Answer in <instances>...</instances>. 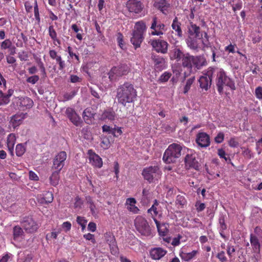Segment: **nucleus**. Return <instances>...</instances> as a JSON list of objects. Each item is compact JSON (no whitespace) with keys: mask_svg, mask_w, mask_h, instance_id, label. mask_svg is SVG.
<instances>
[{"mask_svg":"<svg viewBox=\"0 0 262 262\" xmlns=\"http://www.w3.org/2000/svg\"><path fill=\"white\" fill-rule=\"evenodd\" d=\"M207 75L210 77L215 76V84L218 92L222 94L225 86L231 90H236L234 80L228 75L227 72L222 68L217 67H210L207 70Z\"/></svg>","mask_w":262,"mask_h":262,"instance_id":"f257e3e1","label":"nucleus"},{"mask_svg":"<svg viewBox=\"0 0 262 262\" xmlns=\"http://www.w3.org/2000/svg\"><path fill=\"white\" fill-rule=\"evenodd\" d=\"M137 96V90L129 82L120 84L116 90V98L119 104L126 106L127 103H133Z\"/></svg>","mask_w":262,"mask_h":262,"instance_id":"f03ea898","label":"nucleus"},{"mask_svg":"<svg viewBox=\"0 0 262 262\" xmlns=\"http://www.w3.org/2000/svg\"><path fill=\"white\" fill-rule=\"evenodd\" d=\"M182 149V147L180 144H170L164 153L163 160L167 164L174 163L181 156Z\"/></svg>","mask_w":262,"mask_h":262,"instance_id":"7ed1b4c3","label":"nucleus"},{"mask_svg":"<svg viewBox=\"0 0 262 262\" xmlns=\"http://www.w3.org/2000/svg\"><path fill=\"white\" fill-rule=\"evenodd\" d=\"M162 172L158 166H150L144 168L142 172L144 179L149 183H154L160 179Z\"/></svg>","mask_w":262,"mask_h":262,"instance_id":"20e7f679","label":"nucleus"},{"mask_svg":"<svg viewBox=\"0 0 262 262\" xmlns=\"http://www.w3.org/2000/svg\"><path fill=\"white\" fill-rule=\"evenodd\" d=\"M134 224L136 230L141 235L146 236L150 235V227L145 218L140 215L137 216L134 221Z\"/></svg>","mask_w":262,"mask_h":262,"instance_id":"39448f33","label":"nucleus"},{"mask_svg":"<svg viewBox=\"0 0 262 262\" xmlns=\"http://www.w3.org/2000/svg\"><path fill=\"white\" fill-rule=\"evenodd\" d=\"M150 28L151 30V34L152 35H163L166 30L165 24L162 23L156 15L153 16L151 18Z\"/></svg>","mask_w":262,"mask_h":262,"instance_id":"423d86ee","label":"nucleus"},{"mask_svg":"<svg viewBox=\"0 0 262 262\" xmlns=\"http://www.w3.org/2000/svg\"><path fill=\"white\" fill-rule=\"evenodd\" d=\"M129 71L127 64H122L112 68L108 73L109 78L111 81L115 80L117 77L126 75Z\"/></svg>","mask_w":262,"mask_h":262,"instance_id":"0eeeda50","label":"nucleus"},{"mask_svg":"<svg viewBox=\"0 0 262 262\" xmlns=\"http://www.w3.org/2000/svg\"><path fill=\"white\" fill-rule=\"evenodd\" d=\"M21 226L28 233H34L39 227V224L30 216L25 217L21 222Z\"/></svg>","mask_w":262,"mask_h":262,"instance_id":"6e6552de","label":"nucleus"},{"mask_svg":"<svg viewBox=\"0 0 262 262\" xmlns=\"http://www.w3.org/2000/svg\"><path fill=\"white\" fill-rule=\"evenodd\" d=\"M128 11L134 14L140 13L144 9V5L140 0H128L126 3Z\"/></svg>","mask_w":262,"mask_h":262,"instance_id":"1a4fd4ad","label":"nucleus"},{"mask_svg":"<svg viewBox=\"0 0 262 262\" xmlns=\"http://www.w3.org/2000/svg\"><path fill=\"white\" fill-rule=\"evenodd\" d=\"M14 103L16 104L18 109L20 111H26L30 109L33 105V100L27 97H17L15 99Z\"/></svg>","mask_w":262,"mask_h":262,"instance_id":"9d476101","label":"nucleus"},{"mask_svg":"<svg viewBox=\"0 0 262 262\" xmlns=\"http://www.w3.org/2000/svg\"><path fill=\"white\" fill-rule=\"evenodd\" d=\"M67 157V153L65 151L59 152L53 159L52 169L61 171L64 165Z\"/></svg>","mask_w":262,"mask_h":262,"instance_id":"9b49d317","label":"nucleus"},{"mask_svg":"<svg viewBox=\"0 0 262 262\" xmlns=\"http://www.w3.org/2000/svg\"><path fill=\"white\" fill-rule=\"evenodd\" d=\"M150 44L155 50L162 54H166L168 51V43L162 39H154L150 41Z\"/></svg>","mask_w":262,"mask_h":262,"instance_id":"f8f14e48","label":"nucleus"},{"mask_svg":"<svg viewBox=\"0 0 262 262\" xmlns=\"http://www.w3.org/2000/svg\"><path fill=\"white\" fill-rule=\"evenodd\" d=\"M185 165L187 169L199 170L200 164L196 159L194 154H187L185 157Z\"/></svg>","mask_w":262,"mask_h":262,"instance_id":"ddd939ff","label":"nucleus"},{"mask_svg":"<svg viewBox=\"0 0 262 262\" xmlns=\"http://www.w3.org/2000/svg\"><path fill=\"white\" fill-rule=\"evenodd\" d=\"M106 242L109 245L111 252L113 255L118 253V248L117 245L115 237L111 232H106L104 234Z\"/></svg>","mask_w":262,"mask_h":262,"instance_id":"4468645a","label":"nucleus"},{"mask_svg":"<svg viewBox=\"0 0 262 262\" xmlns=\"http://www.w3.org/2000/svg\"><path fill=\"white\" fill-rule=\"evenodd\" d=\"M195 142L200 147L206 148L210 144V136L206 133L199 132L196 135Z\"/></svg>","mask_w":262,"mask_h":262,"instance_id":"2eb2a0df","label":"nucleus"},{"mask_svg":"<svg viewBox=\"0 0 262 262\" xmlns=\"http://www.w3.org/2000/svg\"><path fill=\"white\" fill-rule=\"evenodd\" d=\"M89 155V159L90 163L93 166L97 168H101L103 165V162L102 159L93 151L92 149H89L88 151Z\"/></svg>","mask_w":262,"mask_h":262,"instance_id":"dca6fc26","label":"nucleus"},{"mask_svg":"<svg viewBox=\"0 0 262 262\" xmlns=\"http://www.w3.org/2000/svg\"><path fill=\"white\" fill-rule=\"evenodd\" d=\"M66 114L70 120L76 126H81L82 121L80 117L77 115L73 108L68 107L67 108Z\"/></svg>","mask_w":262,"mask_h":262,"instance_id":"f3484780","label":"nucleus"},{"mask_svg":"<svg viewBox=\"0 0 262 262\" xmlns=\"http://www.w3.org/2000/svg\"><path fill=\"white\" fill-rule=\"evenodd\" d=\"M192 59L193 55H190L189 53H185L179 62L183 68L187 69L191 72L192 70Z\"/></svg>","mask_w":262,"mask_h":262,"instance_id":"a211bd4d","label":"nucleus"},{"mask_svg":"<svg viewBox=\"0 0 262 262\" xmlns=\"http://www.w3.org/2000/svg\"><path fill=\"white\" fill-rule=\"evenodd\" d=\"M213 77H210L207 75V71L203 75L201 76L199 80L200 88L202 90L207 91L211 86L212 80Z\"/></svg>","mask_w":262,"mask_h":262,"instance_id":"6ab92c4d","label":"nucleus"},{"mask_svg":"<svg viewBox=\"0 0 262 262\" xmlns=\"http://www.w3.org/2000/svg\"><path fill=\"white\" fill-rule=\"evenodd\" d=\"M192 68L196 70H201L203 67L207 64L206 58L204 55L193 56Z\"/></svg>","mask_w":262,"mask_h":262,"instance_id":"aec40b11","label":"nucleus"},{"mask_svg":"<svg viewBox=\"0 0 262 262\" xmlns=\"http://www.w3.org/2000/svg\"><path fill=\"white\" fill-rule=\"evenodd\" d=\"M167 251L160 247L151 248L149 251L151 258L154 260H159L164 257Z\"/></svg>","mask_w":262,"mask_h":262,"instance_id":"412c9836","label":"nucleus"},{"mask_svg":"<svg viewBox=\"0 0 262 262\" xmlns=\"http://www.w3.org/2000/svg\"><path fill=\"white\" fill-rule=\"evenodd\" d=\"M185 54L179 47L176 46L170 50L169 56L170 60L179 62Z\"/></svg>","mask_w":262,"mask_h":262,"instance_id":"4be33fe9","label":"nucleus"},{"mask_svg":"<svg viewBox=\"0 0 262 262\" xmlns=\"http://www.w3.org/2000/svg\"><path fill=\"white\" fill-rule=\"evenodd\" d=\"M27 113H18L16 114L11 117L10 120V124L11 126L14 128H16L20 125L23 120L26 118Z\"/></svg>","mask_w":262,"mask_h":262,"instance_id":"5701e85b","label":"nucleus"},{"mask_svg":"<svg viewBox=\"0 0 262 262\" xmlns=\"http://www.w3.org/2000/svg\"><path fill=\"white\" fill-rule=\"evenodd\" d=\"M250 242L253 252L256 254H260L261 245L257 237L255 235H253V234H250Z\"/></svg>","mask_w":262,"mask_h":262,"instance_id":"b1692460","label":"nucleus"},{"mask_svg":"<svg viewBox=\"0 0 262 262\" xmlns=\"http://www.w3.org/2000/svg\"><path fill=\"white\" fill-rule=\"evenodd\" d=\"M143 40V34L134 31L133 36L130 38V42L136 49L140 47V45Z\"/></svg>","mask_w":262,"mask_h":262,"instance_id":"393cba45","label":"nucleus"},{"mask_svg":"<svg viewBox=\"0 0 262 262\" xmlns=\"http://www.w3.org/2000/svg\"><path fill=\"white\" fill-rule=\"evenodd\" d=\"M200 28L196 25L193 24L192 22L190 23V25L188 27V32L189 36H192L194 35L195 38H201L202 37V35L200 37Z\"/></svg>","mask_w":262,"mask_h":262,"instance_id":"a878e982","label":"nucleus"},{"mask_svg":"<svg viewBox=\"0 0 262 262\" xmlns=\"http://www.w3.org/2000/svg\"><path fill=\"white\" fill-rule=\"evenodd\" d=\"M136 203L135 199L133 198L127 199L125 203V204L127 205V210L134 214H137L139 211L138 208L135 206Z\"/></svg>","mask_w":262,"mask_h":262,"instance_id":"bb28decb","label":"nucleus"},{"mask_svg":"<svg viewBox=\"0 0 262 262\" xmlns=\"http://www.w3.org/2000/svg\"><path fill=\"white\" fill-rule=\"evenodd\" d=\"M181 25V23L179 21L177 17L173 19L171 24L172 29L175 31L177 35L179 37H182L183 36Z\"/></svg>","mask_w":262,"mask_h":262,"instance_id":"cd10ccee","label":"nucleus"},{"mask_svg":"<svg viewBox=\"0 0 262 262\" xmlns=\"http://www.w3.org/2000/svg\"><path fill=\"white\" fill-rule=\"evenodd\" d=\"M170 6L167 0H160L156 4L157 8L164 14H167Z\"/></svg>","mask_w":262,"mask_h":262,"instance_id":"c85d7f7f","label":"nucleus"},{"mask_svg":"<svg viewBox=\"0 0 262 262\" xmlns=\"http://www.w3.org/2000/svg\"><path fill=\"white\" fill-rule=\"evenodd\" d=\"M154 220L156 224L159 235L161 236L166 235L168 232V229L167 228L168 224H161L160 222L155 218H154Z\"/></svg>","mask_w":262,"mask_h":262,"instance_id":"c756f323","label":"nucleus"},{"mask_svg":"<svg viewBox=\"0 0 262 262\" xmlns=\"http://www.w3.org/2000/svg\"><path fill=\"white\" fill-rule=\"evenodd\" d=\"M16 137L14 134H10L8 135L7 140V144L8 150L11 155H13L14 146L15 143Z\"/></svg>","mask_w":262,"mask_h":262,"instance_id":"7c9ffc66","label":"nucleus"},{"mask_svg":"<svg viewBox=\"0 0 262 262\" xmlns=\"http://www.w3.org/2000/svg\"><path fill=\"white\" fill-rule=\"evenodd\" d=\"M198 253V251L197 250H193L191 252L181 251L180 253V256L182 260L188 261L193 258Z\"/></svg>","mask_w":262,"mask_h":262,"instance_id":"2f4dec72","label":"nucleus"},{"mask_svg":"<svg viewBox=\"0 0 262 262\" xmlns=\"http://www.w3.org/2000/svg\"><path fill=\"white\" fill-rule=\"evenodd\" d=\"M187 46L192 50H198L199 48V43L196 38L189 36L186 39Z\"/></svg>","mask_w":262,"mask_h":262,"instance_id":"473e14b6","label":"nucleus"},{"mask_svg":"<svg viewBox=\"0 0 262 262\" xmlns=\"http://www.w3.org/2000/svg\"><path fill=\"white\" fill-rule=\"evenodd\" d=\"M116 113L112 108L106 110L101 115V118L103 120L108 119L110 120H115Z\"/></svg>","mask_w":262,"mask_h":262,"instance_id":"72a5a7b5","label":"nucleus"},{"mask_svg":"<svg viewBox=\"0 0 262 262\" xmlns=\"http://www.w3.org/2000/svg\"><path fill=\"white\" fill-rule=\"evenodd\" d=\"M220 224V234L221 237L224 239H226V236L224 234V231L227 229V226L225 223V216L222 215L220 217L219 220Z\"/></svg>","mask_w":262,"mask_h":262,"instance_id":"f704fd0d","label":"nucleus"},{"mask_svg":"<svg viewBox=\"0 0 262 262\" xmlns=\"http://www.w3.org/2000/svg\"><path fill=\"white\" fill-rule=\"evenodd\" d=\"M152 58L154 62L155 68L160 71L162 70L165 62L163 58L159 56H154Z\"/></svg>","mask_w":262,"mask_h":262,"instance_id":"c9c22d12","label":"nucleus"},{"mask_svg":"<svg viewBox=\"0 0 262 262\" xmlns=\"http://www.w3.org/2000/svg\"><path fill=\"white\" fill-rule=\"evenodd\" d=\"M24 232L23 229L19 226H15L13 229V235L14 240H18L22 238Z\"/></svg>","mask_w":262,"mask_h":262,"instance_id":"e433bc0d","label":"nucleus"},{"mask_svg":"<svg viewBox=\"0 0 262 262\" xmlns=\"http://www.w3.org/2000/svg\"><path fill=\"white\" fill-rule=\"evenodd\" d=\"M60 172V170H55L50 177V184L53 186H57L59 183Z\"/></svg>","mask_w":262,"mask_h":262,"instance_id":"4c0bfd02","label":"nucleus"},{"mask_svg":"<svg viewBox=\"0 0 262 262\" xmlns=\"http://www.w3.org/2000/svg\"><path fill=\"white\" fill-rule=\"evenodd\" d=\"M93 117V114L92 113L90 108H86L83 113V118L87 124L92 123V119Z\"/></svg>","mask_w":262,"mask_h":262,"instance_id":"58836bf2","label":"nucleus"},{"mask_svg":"<svg viewBox=\"0 0 262 262\" xmlns=\"http://www.w3.org/2000/svg\"><path fill=\"white\" fill-rule=\"evenodd\" d=\"M146 30V26L145 23L143 21H139L135 24V32L140 33L143 34L144 32Z\"/></svg>","mask_w":262,"mask_h":262,"instance_id":"ea45409f","label":"nucleus"},{"mask_svg":"<svg viewBox=\"0 0 262 262\" xmlns=\"http://www.w3.org/2000/svg\"><path fill=\"white\" fill-rule=\"evenodd\" d=\"M187 201L184 196L179 194L177 196L176 204L179 208H183L186 205Z\"/></svg>","mask_w":262,"mask_h":262,"instance_id":"a19ab883","label":"nucleus"},{"mask_svg":"<svg viewBox=\"0 0 262 262\" xmlns=\"http://www.w3.org/2000/svg\"><path fill=\"white\" fill-rule=\"evenodd\" d=\"M12 46V42L10 39H6L0 43V48L2 50L11 49Z\"/></svg>","mask_w":262,"mask_h":262,"instance_id":"79ce46f5","label":"nucleus"},{"mask_svg":"<svg viewBox=\"0 0 262 262\" xmlns=\"http://www.w3.org/2000/svg\"><path fill=\"white\" fill-rule=\"evenodd\" d=\"M16 155L18 157L23 156L26 151V147L23 144H18L15 148Z\"/></svg>","mask_w":262,"mask_h":262,"instance_id":"37998d69","label":"nucleus"},{"mask_svg":"<svg viewBox=\"0 0 262 262\" xmlns=\"http://www.w3.org/2000/svg\"><path fill=\"white\" fill-rule=\"evenodd\" d=\"M34 13L35 19L37 21V23L39 24L40 22V17L37 0H34Z\"/></svg>","mask_w":262,"mask_h":262,"instance_id":"c03bdc74","label":"nucleus"},{"mask_svg":"<svg viewBox=\"0 0 262 262\" xmlns=\"http://www.w3.org/2000/svg\"><path fill=\"white\" fill-rule=\"evenodd\" d=\"M76 222L79 225L81 226V230L82 231H83L86 227L87 220H85L84 217L77 216L76 218Z\"/></svg>","mask_w":262,"mask_h":262,"instance_id":"a18cd8bd","label":"nucleus"},{"mask_svg":"<svg viewBox=\"0 0 262 262\" xmlns=\"http://www.w3.org/2000/svg\"><path fill=\"white\" fill-rule=\"evenodd\" d=\"M103 132H106L109 134H112L115 137H118V135L116 134V128H111L110 126L104 125L102 126Z\"/></svg>","mask_w":262,"mask_h":262,"instance_id":"49530a36","label":"nucleus"},{"mask_svg":"<svg viewBox=\"0 0 262 262\" xmlns=\"http://www.w3.org/2000/svg\"><path fill=\"white\" fill-rule=\"evenodd\" d=\"M10 99L2 91H0V105L8 104Z\"/></svg>","mask_w":262,"mask_h":262,"instance_id":"de8ad7c7","label":"nucleus"},{"mask_svg":"<svg viewBox=\"0 0 262 262\" xmlns=\"http://www.w3.org/2000/svg\"><path fill=\"white\" fill-rule=\"evenodd\" d=\"M171 76V74L168 72H165L159 78V81L161 82L167 81Z\"/></svg>","mask_w":262,"mask_h":262,"instance_id":"09e8293b","label":"nucleus"},{"mask_svg":"<svg viewBox=\"0 0 262 262\" xmlns=\"http://www.w3.org/2000/svg\"><path fill=\"white\" fill-rule=\"evenodd\" d=\"M25 10L27 13H30L32 11L33 7L34 8V3L30 1H27L24 3Z\"/></svg>","mask_w":262,"mask_h":262,"instance_id":"8fccbe9b","label":"nucleus"},{"mask_svg":"<svg viewBox=\"0 0 262 262\" xmlns=\"http://www.w3.org/2000/svg\"><path fill=\"white\" fill-rule=\"evenodd\" d=\"M49 35L52 39L57 37V34L53 25H50L48 28Z\"/></svg>","mask_w":262,"mask_h":262,"instance_id":"3c124183","label":"nucleus"},{"mask_svg":"<svg viewBox=\"0 0 262 262\" xmlns=\"http://www.w3.org/2000/svg\"><path fill=\"white\" fill-rule=\"evenodd\" d=\"M56 61L59 64V70H62L66 67L65 62L62 59L60 55H59L55 59Z\"/></svg>","mask_w":262,"mask_h":262,"instance_id":"603ef678","label":"nucleus"},{"mask_svg":"<svg viewBox=\"0 0 262 262\" xmlns=\"http://www.w3.org/2000/svg\"><path fill=\"white\" fill-rule=\"evenodd\" d=\"M216 257L221 262H226L227 261V258L226 256L225 253L224 251H220L217 254Z\"/></svg>","mask_w":262,"mask_h":262,"instance_id":"864d4df0","label":"nucleus"},{"mask_svg":"<svg viewBox=\"0 0 262 262\" xmlns=\"http://www.w3.org/2000/svg\"><path fill=\"white\" fill-rule=\"evenodd\" d=\"M39 79V77L38 75H35L28 77L26 79V81L28 83H31L32 84H35Z\"/></svg>","mask_w":262,"mask_h":262,"instance_id":"5fc2aeb1","label":"nucleus"},{"mask_svg":"<svg viewBox=\"0 0 262 262\" xmlns=\"http://www.w3.org/2000/svg\"><path fill=\"white\" fill-rule=\"evenodd\" d=\"M43 199L46 203H51L53 200V195L51 192H47L44 195Z\"/></svg>","mask_w":262,"mask_h":262,"instance_id":"6e6d98bb","label":"nucleus"},{"mask_svg":"<svg viewBox=\"0 0 262 262\" xmlns=\"http://www.w3.org/2000/svg\"><path fill=\"white\" fill-rule=\"evenodd\" d=\"M117 40L119 46L121 49H123L124 44H123V34L120 32H118L117 33Z\"/></svg>","mask_w":262,"mask_h":262,"instance_id":"4d7b16f0","label":"nucleus"},{"mask_svg":"<svg viewBox=\"0 0 262 262\" xmlns=\"http://www.w3.org/2000/svg\"><path fill=\"white\" fill-rule=\"evenodd\" d=\"M193 81H194V77L193 78H189V79H187V80L186 81V83L184 87V93L185 94L187 93L188 91L189 90L191 84L193 82Z\"/></svg>","mask_w":262,"mask_h":262,"instance_id":"13d9d810","label":"nucleus"},{"mask_svg":"<svg viewBox=\"0 0 262 262\" xmlns=\"http://www.w3.org/2000/svg\"><path fill=\"white\" fill-rule=\"evenodd\" d=\"M224 140V134L222 132H220L214 138V141L216 143H221Z\"/></svg>","mask_w":262,"mask_h":262,"instance_id":"bf43d9fd","label":"nucleus"},{"mask_svg":"<svg viewBox=\"0 0 262 262\" xmlns=\"http://www.w3.org/2000/svg\"><path fill=\"white\" fill-rule=\"evenodd\" d=\"M228 144L231 147H237L238 146V142L237 139L235 138H231L228 142Z\"/></svg>","mask_w":262,"mask_h":262,"instance_id":"052dcab7","label":"nucleus"},{"mask_svg":"<svg viewBox=\"0 0 262 262\" xmlns=\"http://www.w3.org/2000/svg\"><path fill=\"white\" fill-rule=\"evenodd\" d=\"M83 237L86 240L91 241V242L94 244L96 243L94 234L89 233L84 234Z\"/></svg>","mask_w":262,"mask_h":262,"instance_id":"680f3d73","label":"nucleus"},{"mask_svg":"<svg viewBox=\"0 0 262 262\" xmlns=\"http://www.w3.org/2000/svg\"><path fill=\"white\" fill-rule=\"evenodd\" d=\"M196 207V209L198 212H201L204 210L205 208V204L203 203H201L200 202H196L195 205Z\"/></svg>","mask_w":262,"mask_h":262,"instance_id":"e2e57ef3","label":"nucleus"},{"mask_svg":"<svg viewBox=\"0 0 262 262\" xmlns=\"http://www.w3.org/2000/svg\"><path fill=\"white\" fill-rule=\"evenodd\" d=\"M236 47V45L235 44L232 45L230 43L225 48V50L228 53H235V48Z\"/></svg>","mask_w":262,"mask_h":262,"instance_id":"0e129e2a","label":"nucleus"},{"mask_svg":"<svg viewBox=\"0 0 262 262\" xmlns=\"http://www.w3.org/2000/svg\"><path fill=\"white\" fill-rule=\"evenodd\" d=\"M255 95L259 100H262V87L258 86L255 89Z\"/></svg>","mask_w":262,"mask_h":262,"instance_id":"69168bd1","label":"nucleus"},{"mask_svg":"<svg viewBox=\"0 0 262 262\" xmlns=\"http://www.w3.org/2000/svg\"><path fill=\"white\" fill-rule=\"evenodd\" d=\"M253 235H255L257 237V238L262 237V230L259 227H256L254 230V233H252Z\"/></svg>","mask_w":262,"mask_h":262,"instance_id":"338daca9","label":"nucleus"},{"mask_svg":"<svg viewBox=\"0 0 262 262\" xmlns=\"http://www.w3.org/2000/svg\"><path fill=\"white\" fill-rule=\"evenodd\" d=\"M33 255L31 254H28L25 255L23 259H19L18 262H31Z\"/></svg>","mask_w":262,"mask_h":262,"instance_id":"774afa93","label":"nucleus"}]
</instances>
